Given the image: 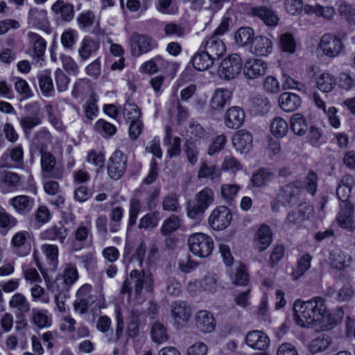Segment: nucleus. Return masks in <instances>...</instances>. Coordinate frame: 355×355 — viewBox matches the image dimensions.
I'll return each mask as SVG.
<instances>
[{
  "instance_id": "f257e3e1",
  "label": "nucleus",
  "mask_w": 355,
  "mask_h": 355,
  "mask_svg": "<svg viewBox=\"0 0 355 355\" xmlns=\"http://www.w3.org/2000/svg\"><path fill=\"white\" fill-rule=\"evenodd\" d=\"M294 319L301 327L321 323L324 320L327 306L324 300L315 297L310 300H297L293 304Z\"/></svg>"
},
{
  "instance_id": "f03ea898",
  "label": "nucleus",
  "mask_w": 355,
  "mask_h": 355,
  "mask_svg": "<svg viewBox=\"0 0 355 355\" xmlns=\"http://www.w3.org/2000/svg\"><path fill=\"white\" fill-rule=\"evenodd\" d=\"M154 289V278L149 270H132L129 278L125 279L122 285L121 292L123 294L128 293L129 300H140L143 291L152 293Z\"/></svg>"
},
{
  "instance_id": "7ed1b4c3",
  "label": "nucleus",
  "mask_w": 355,
  "mask_h": 355,
  "mask_svg": "<svg viewBox=\"0 0 355 355\" xmlns=\"http://www.w3.org/2000/svg\"><path fill=\"white\" fill-rule=\"evenodd\" d=\"M214 193L209 187L198 191L191 202L187 206V215L193 220H200L207 208L214 203Z\"/></svg>"
},
{
  "instance_id": "20e7f679",
  "label": "nucleus",
  "mask_w": 355,
  "mask_h": 355,
  "mask_svg": "<svg viewBox=\"0 0 355 355\" xmlns=\"http://www.w3.org/2000/svg\"><path fill=\"white\" fill-rule=\"evenodd\" d=\"M190 250L200 257H207L214 248V242L211 237L203 233H196L188 239Z\"/></svg>"
},
{
  "instance_id": "39448f33",
  "label": "nucleus",
  "mask_w": 355,
  "mask_h": 355,
  "mask_svg": "<svg viewBox=\"0 0 355 355\" xmlns=\"http://www.w3.org/2000/svg\"><path fill=\"white\" fill-rule=\"evenodd\" d=\"M40 164L41 176L43 180L62 178L63 168L57 164L55 157L51 153L42 152Z\"/></svg>"
},
{
  "instance_id": "423d86ee",
  "label": "nucleus",
  "mask_w": 355,
  "mask_h": 355,
  "mask_svg": "<svg viewBox=\"0 0 355 355\" xmlns=\"http://www.w3.org/2000/svg\"><path fill=\"white\" fill-rule=\"evenodd\" d=\"M302 191V184L300 181H295L283 187L277 196L278 202L285 207H291L297 205Z\"/></svg>"
},
{
  "instance_id": "0eeeda50",
  "label": "nucleus",
  "mask_w": 355,
  "mask_h": 355,
  "mask_svg": "<svg viewBox=\"0 0 355 355\" xmlns=\"http://www.w3.org/2000/svg\"><path fill=\"white\" fill-rule=\"evenodd\" d=\"M25 110L26 114L20 119V125L26 135H28L33 128L42 123V113L37 103L26 105Z\"/></svg>"
},
{
  "instance_id": "6e6552de",
  "label": "nucleus",
  "mask_w": 355,
  "mask_h": 355,
  "mask_svg": "<svg viewBox=\"0 0 355 355\" xmlns=\"http://www.w3.org/2000/svg\"><path fill=\"white\" fill-rule=\"evenodd\" d=\"M242 66L241 57L236 53L232 54L220 62L218 74L223 79H233L240 73Z\"/></svg>"
},
{
  "instance_id": "1a4fd4ad",
  "label": "nucleus",
  "mask_w": 355,
  "mask_h": 355,
  "mask_svg": "<svg viewBox=\"0 0 355 355\" xmlns=\"http://www.w3.org/2000/svg\"><path fill=\"white\" fill-rule=\"evenodd\" d=\"M127 156L121 150H116L110 157L107 164V174L111 179L119 180L127 168Z\"/></svg>"
},
{
  "instance_id": "9d476101",
  "label": "nucleus",
  "mask_w": 355,
  "mask_h": 355,
  "mask_svg": "<svg viewBox=\"0 0 355 355\" xmlns=\"http://www.w3.org/2000/svg\"><path fill=\"white\" fill-rule=\"evenodd\" d=\"M230 210L225 206H219L214 209L209 216L208 223L214 230L221 231L230 225L232 220Z\"/></svg>"
},
{
  "instance_id": "9b49d317",
  "label": "nucleus",
  "mask_w": 355,
  "mask_h": 355,
  "mask_svg": "<svg viewBox=\"0 0 355 355\" xmlns=\"http://www.w3.org/2000/svg\"><path fill=\"white\" fill-rule=\"evenodd\" d=\"M155 44L153 40L146 35L133 33L130 37V51L136 57L150 51Z\"/></svg>"
},
{
  "instance_id": "f8f14e48",
  "label": "nucleus",
  "mask_w": 355,
  "mask_h": 355,
  "mask_svg": "<svg viewBox=\"0 0 355 355\" xmlns=\"http://www.w3.org/2000/svg\"><path fill=\"white\" fill-rule=\"evenodd\" d=\"M319 46L322 53L329 58L338 56L343 48L341 40L330 33L324 34L321 37Z\"/></svg>"
},
{
  "instance_id": "ddd939ff",
  "label": "nucleus",
  "mask_w": 355,
  "mask_h": 355,
  "mask_svg": "<svg viewBox=\"0 0 355 355\" xmlns=\"http://www.w3.org/2000/svg\"><path fill=\"white\" fill-rule=\"evenodd\" d=\"M171 317L175 324L184 326L191 315L190 307L183 301H175L171 306Z\"/></svg>"
},
{
  "instance_id": "4468645a",
  "label": "nucleus",
  "mask_w": 355,
  "mask_h": 355,
  "mask_svg": "<svg viewBox=\"0 0 355 355\" xmlns=\"http://www.w3.org/2000/svg\"><path fill=\"white\" fill-rule=\"evenodd\" d=\"M354 206L350 202L340 203V211L336 220L338 225L348 231L352 232L355 229L353 220Z\"/></svg>"
},
{
  "instance_id": "2eb2a0df",
  "label": "nucleus",
  "mask_w": 355,
  "mask_h": 355,
  "mask_svg": "<svg viewBox=\"0 0 355 355\" xmlns=\"http://www.w3.org/2000/svg\"><path fill=\"white\" fill-rule=\"evenodd\" d=\"M200 49L214 60H218L226 50L223 41L216 35H211L204 41L200 46Z\"/></svg>"
},
{
  "instance_id": "dca6fc26",
  "label": "nucleus",
  "mask_w": 355,
  "mask_h": 355,
  "mask_svg": "<svg viewBox=\"0 0 355 355\" xmlns=\"http://www.w3.org/2000/svg\"><path fill=\"white\" fill-rule=\"evenodd\" d=\"M268 68L267 63L259 59H249L243 66V73L246 78L255 79L263 76Z\"/></svg>"
},
{
  "instance_id": "f3484780",
  "label": "nucleus",
  "mask_w": 355,
  "mask_h": 355,
  "mask_svg": "<svg viewBox=\"0 0 355 355\" xmlns=\"http://www.w3.org/2000/svg\"><path fill=\"white\" fill-rule=\"evenodd\" d=\"M232 144L236 151L247 153L252 147V136L248 131L240 130L234 135Z\"/></svg>"
},
{
  "instance_id": "a211bd4d",
  "label": "nucleus",
  "mask_w": 355,
  "mask_h": 355,
  "mask_svg": "<svg viewBox=\"0 0 355 355\" xmlns=\"http://www.w3.org/2000/svg\"><path fill=\"white\" fill-rule=\"evenodd\" d=\"M9 204L19 215L27 216L34 207L35 200L28 196L21 195L10 198Z\"/></svg>"
},
{
  "instance_id": "6ab92c4d",
  "label": "nucleus",
  "mask_w": 355,
  "mask_h": 355,
  "mask_svg": "<svg viewBox=\"0 0 355 355\" xmlns=\"http://www.w3.org/2000/svg\"><path fill=\"white\" fill-rule=\"evenodd\" d=\"M51 10L62 21L69 22L74 18V6L64 0H57L52 5Z\"/></svg>"
},
{
  "instance_id": "aec40b11",
  "label": "nucleus",
  "mask_w": 355,
  "mask_h": 355,
  "mask_svg": "<svg viewBox=\"0 0 355 355\" xmlns=\"http://www.w3.org/2000/svg\"><path fill=\"white\" fill-rule=\"evenodd\" d=\"M269 343L268 337L261 331H251L245 336V343L254 349L265 350L268 347Z\"/></svg>"
},
{
  "instance_id": "412c9836",
  "label": "nucleus",
  "mask_w": 355,
  "mask_h": 355,
  "mask_svg": "<svg viewBox=\"0 0 355 355\" xmlns=\"http://www.w3.org/2000/svg\"><path fill=\"white\" fill-rule=\"evenodd\" d=\"M232 92L225 88L216 89L210 101V108L214 111H220L230 103Z\"/></svg>"
},
{
  "instance_id": "4be33fe9",
  "label": "nucleus",
  "mask_w": 355,
  "mask_h": 355,
  "mask_svg": "<svg viewBox=\"0 0 355 355\" xmlns=\"http://www.w3.org/2000/svg\"><path fill=\"white\" fill-rule=\"evenodd\" d=\"M30 234L26 231H21L16 233L11 239V245L13 251L19 256H25L31 250L30 245L27 241Z\"/></svg>"
},
{
  "instance_id": "5701e85b",
  "label": "nucleus",
  "mask_w": 355,
  "mask_h": 355,
  "mask_svg": "<svg viewBox=\"0 0 355 355\" xmlns=\"http://www.w3.org/2000/svg\"><path fill=\"white\" fill-rule=\"evenodd\" d=\"M245 120V112L238 106L229 108L225 115V124L230 129L240 128Z\"/></svg>"
},
{
  "instance_id": "b1692460",
  "label": "nucleus",
  "mask_w": 355,
  "mask_h": 355,
  "mask_svg": "<svg viewBox=\"0 0 355 355\" xmlns=\"http://www.w3.org/2000/svg\"><path fill=\"white\" fill-rule=\"evenodd\" d=\"M251 13L254 17L260 19L265 25L269 27L276 26L279 20L277 14L273 10L265 6L252 8Z\"/></svg>"
},
{
  "instance_id": "393cba45",
  "label": "nucleus",
  "mask_w": 355,
  "mask_h": 355,
  "mask_svg": "<svg viewBox=\"0 0 355 355\" xmlns=\"http://www.w3.org/2000/svg\"><path fill=\"white\" fill-rule=\"evenodd\" d=\"M272 50V42L267 37L259 35L253 38L250 51L257 56H266Z\"/></svg>"
},
{
  "instance_id": "a878e982",
  "label": "nucleus",
  "mask_w": 355,
  "mask_h": 355,
  "mask_svg": "<svg viewBox=\"0 0 355 355\" xmlns=\"http://www.w3.org/2000/svg\"><path fill=\"white\" fill-rule=\"evenodd\" d=\"M78 279V273L76 266L71 263L66 266L63 275L58 276L55 283L59 285L62 284L61 290L68 291L69 288Z\"/></svg>"
},
{
  "instance_id": "bb28decb",
  "label": "nucleus",
  "mask_w": 355,
  "mask_h": 355,
  "mask_svg": "<svg viewBox=\"0 0 355 355\" xmlns=\"http://www.w3.org/2000/svg\"><path fill=\"white\" fill-rule=\"evenodd\" d=\"M330 265L332 268L343 270L348 268L352 261V257L340 250H334L330 252Z\"/></svg>"
},
{
  "instance_id": "cd10ccee",
  "label": "nucleus",
  "mask_w": 355,
  "mask_h": 355,
  "mask_svg": "<svg viewBox=\"0 0 355 355\" xmlns=\"http://www.w3.org/2000/svg\"><path fill=\"white\" fill-rule=\"evenodd\" d=\"M278 102L281 109L286 112H294L302 104L300 97L291 92L282 93L279 97Z\"/></svg>"
},
{
  "instance_id": "c85d7f7f",
  "label": "nucleus",
  "mask_w": 355,
  "mask_h": 355,
  "mask_svg": "<svg viewBox=\"0 0 355 355\" xmlns=\"http://www.w3.org/2000/svg\"><path fill=\"white\" fill-rule=\"evenodd\" d=\"M197 328L202 332H211L215 329L214 318L211 313L205 311H199L196 315Z\"/></svg>"
},
{
  "instance_id": "c756f323",
  "label": "nucleus",
  "mask_w": 355,
  "mask_h": 355,
  "mask_svg": "<svg viewBox=\"0 0 355 355\" xmlns=\"http://www.w3.org/2000/svg\"><path fill=\"white\" fill-rule=\"evenodd\" d=\"M354 184L355 180L352 175H345L342 178L336 190L337 197L341 203L349 202L348 199Z\"/></svg>"
},
{
  "instance_id": "7c9ffc66",
  "label": "nucleus",
  "mask_w": 355,
  "mask_h": 355,
  "mask_svg": "<svg viewBox=\"0 0 355 355\" xmlns=\"http://www.w3.org/2000/svg\"><path fill=\"white\" fill-rule=\"evenodd\" d=\"M1 180L4 193L12 191L21 185V177L17 173L10 171H1Z\"/></svg>"
},
{
  "instance_id": "2f4dec72",
  "label": "nucleus",
  "mask_w": 355,
  "mask_h": 355,
  "mask_svg": "<svg viewBox=\"0 0 355 355\" xmlns=\"http://www.w3.org/2000/svg\"><path fill=\"white\" fill-rule=\"evenodd\" d=\"M290 128L295 135L304 136L309 130L307 120L302 114L295 113L290 119Z\"/></svg>"
},
{
  "instance_id": "473e14b6",
  "label": "nucleus",
  "mask_w": 355,
  "mask_h": 355,
  "mask_svg": "<svg viewBox=\"0 0 355 355\" xmlns=\"http://www.w3.org/2000/svg\"><path fill=\"white\" fill-rule=\"evenodd\" d=\"M99 49V43L89 37H85L80 43L78 54L82 60H87Z\"/></svg>"
},
{
  "instance_id": "72a5a7b5",
  "label": "nucleus",
  "mask_w": 355,
  "mask_h": 355,
  "mask_svg": "<svg viewBox=\"0 0 355 355\" xmlns=\"http://www.w3.org/2000/svg\"><path fill=\"white\" fill-rule=\"evenodd\" d=\"M272 241V231L269 226L261 225L256 236V245L259 251L268 248Z\"/></svg>"
},
{
  "instance_id": "f704fd0d",
  "label": "nucleus",
  "mask_w": 355,
  "mask_h": 355,
  "mask_svg": "<svg viewBox=\"0 0 355 355\" xmlns=\"http://www.w3.org/2000/svg\"><path fill=\"white\" fill-rule=\"evenodd\" d=\"M214 60L209 55L200 49V51L193 55L192 64L196 69L205 71L213 65Z\"/></svg>"
},
{
  "instance_id": "c9c22d12",
  "label": "nucleus",
  "mask_w": 355,
  "mask_h": 355,
  "mask_svg": "<svg viewBox=\"0 0 355 355\" xmlns=\"http://www.w3.org/2000/svg\"><path fill=\"white\" fill-rule=\"evenodd\" d=\"M28 21L30 24L36 27L46 26L48 24L46 11L37 8H31L28 12Z\"/></svg>"
},
{
  "instance_id": "e433bc0d",
  "label": "nucleus",
  "mask_w": 355,
  "mask_h": 355,
  "mask_svg": "<svg viewBox=\"0 0 355 355\" xmlns=\"http://www.w3.org/2000/svg\"><path fill=\"white\" fill-rule=\"evenodd\" d=\"M316 85L319 90L327 93L334 89L336 85V80L333 75L324 71L317 77Z\"/></svg>"
},
{
  "instance_id": "4c0bfd02",
  "label": "nucleus",
  "mask_w": 355,
  "mask_h": 355,
  "mask_svg": "<svg viewBox=\"0 0 355 355\" xmlns=\"http://www.w3.org/2000/svg\"><path fill=\"white\" fill-rule=\"evenodd\" d=\"M17 223L15 216L3 207H0V229L3 234H6L10 230L15 227Z\"/></svg>"
},
{
  "instance_id": "58836bf2",
  "label": "nucleus",
  "mask_w": 355,
  "mask_h": 355,
  "mask_svg": "<svg viewBox=\"0 0 355 355\" xmlns=\"http://www.w3.org/2000/svg\"><path fill=\"white\" fill-rule=\"evenodd\" d=\"M39 85L42 92L46 96H51L54 91L53 80L49 71H42L38 75Z\"/></svg>"
},
{
  "instance_id": "ea45409f",
  "label": "nucleus",
  "mask_w": 355,
  "mask_h": 355,
  "mask_svg": "<svg viewBox=\"0 0 355 355\" xmlns=\"http://www.w3.org/2000/svg\"><path fill=\"white\" fill-rule=\"evenodd\" d=\"M180 226L181 220L179 216L175 214H171L164 221L160 231L164 236H168L178 230Z\"/></svg>"
},
{
  "instance_id": "a19ab883",
  "label": "nucleus",
  "mask_w": 355,
  "mask_h": 355,
  "mask_svg": "<svg viewBox=\"0 0 355 355\" xmlns=\"http://www.w3.org/2000/svg\"><path fill=\"white\" fill-rule=\"evenodd\" d=\"M252 107L256 114L263 115L270 109V103L263 96H256L252 99Z\"/></svg>"
},
{
  "instance_id": "79ce46f5",
  "label": "nucleus",
  "mask_w": 355,
  "mask_h": 355,
  "mask_svg": "<svg viewBox=\"0 0 355 355\" xmlns=\"http://www.w3.org/2000/svg\"><path fill=\"white\" fill-rule=\"evenodd\" d=\"M288 125L286 120L282 117H275L270 123L271 133L275 137L282 138L288 132Z\"/></svg>"
},
{
  "instance_id": "37998d69",
  "label": "nucleus",
  "mask_w": 355,
  "mask_h": 355,
  "mask_svg": "<svg viewBox=\"0 0 355 355\" xmlns=\"http://www.w3.org/2000/svg\"><path fill=\"white\" fill-rule=\"evenodd\" d=\"M254 31L250 27L240 28L235 33L234 39L237 45L243 46L249 43H252L253 40Z\"/></svg>"
},
{
  "instance_id": "c03bdc74",
  "label": "nucleus",
  "mask_w": 355,
  "mask_h": 355,
  "mask_svg": "<svg viewBox=\"0 0 355 355\" xmlns=\"http://www.w3.org/2000/svg\"><path fill=\"white\" fill-rule=\"evenodd\" d=\"M150 334L153 340L157 343H162L168 339L166 328L159 322L152 324Z\"/></svg>"
},
{
  "instance_id": "a18cd8bd",
  "label": "nucleus",
  "mask_w": 355,
  "mask_h": 355,
  "mask_svg": "<svg viewBox=\"0 0 355 355\" xmlns=\"http://www.w3.org/2000/svg\"><path fill=\"white\" fill-rule=\"evenodd\" d=\"M279 45L284 52L292 54L295 51L296 42L291 33H284L281 34L279 36Z\"/></svg>"
},
{
  "instance_id": "49530a36",
  "label": "nucleus",
  "mask_w": 355,
  "mask_h": 355,
  "mask_svg": "<svg viewBox=\"0 0 355 355\" xmlns=\"http://www.w3.org/2000/svg\"><path fill=\"white\" fill-rule=\"evenodd\" d=\"M68 234V230L64 227H53L44 232V238L49 240L58 241L63 243Z\"/></svg>"
},
{
  "instance_id": "de8ad7c7",
  "label": "nucleus",
  "mask_w": 355,
  "mask_h": 355,
  "mask_svg": "<svg viewBox=\"0 0 355 355\" xmlns=\"http://www.w3.org/2000/svg\"><path fill=\"white\" fill-rule=\"evenodd\" d=\"M92 91V86L87 79H79L73 85L71 96L74 98L83 97Z\"/></svg>"
},
{
  "instance_id": "09e8293b",
  "label": "nucleus",
  "mask_w": 355,
  "mask_h": 355,
  "mask_svg": "<svg viewBox=\"0 0 355 355\" xmlns=\"http://www.w3.org/2000/svg\"><path fill=\"white\" fill-rule=\"evenodd\" d=\"M312 257L306 254L302 255L298 261L297 267L292 272L293 279H297L310 268Z\"/></svg>"
},
{
  "instance_id": "8fccbe9b",
  "label": "nucleus",
  "mask_w": 355,
  "mask_h": 355,
  "mask_svg": "<svg viewBox=\"0 0 355 355\" xmlns=\"http://www.w3.org/2000/svg\"><path fill=\"white\" fill-rule=\"evenodd\" d=\"M184 151L188 162L192 165H195L198 162L199 150L196 143L193 140L187 139L184 145Z\"/></svg>"
},
{
  "instance_id": "3c124183",
  "label": "nucleus",
  "mask_w": 355,
  "mask_h": 355,
  "mask_svg": "<svg viewBox=\"0 0 355 355\" xmlns=\"http://www.w3.org/2000/svg\"><path fill=\"white\" fill-rule=\"evenodd\" d=\"M355 290L354 288L353 278L347 277L346 282L338 293V300L340 302H347L350 300L354 295Z\"/></svg>"
},
{
  "instance_id": "603ef678",
  "label": "nucleus",
  "mask_w": 355,
  "mask_h": 355,
  "mask_svg": "<svg viewBox=\"0 0 355 355\" xmlns=\"http://www.w3.org/2000/svg\"><path fill=\"white\" fill-rule=\"evenodd\" d=\"M272 178V173L266 169H259L252 175L251 183L252 185L255 187H263L270 182Z\"/></svg>"
},
{
  "instance_id": "864d4df0",
  "label": "nucleus",
  "mask_w": 355,
  "mask_h": 355,
  "mask_svg": "<svg viewBox=\"0 0 355 355\" xmlns=\"http://www.w3.org/2000/svg\"><path fill=\"white\" fill-rule=\"evenodd\" d=\"M155 58L159 71L171 76L175 75L179 67L178 63L168 62L159 55L156 56Z\"/></svg>"
},
{
  "instance_id": "5fc2aeb1",
  "label": "nucleus",
  "mask_w": 355,
  "mask_h": 355,
  "mask_svg": "<svg viewBox=\"0 0 355 355\" xmlns=\"http://www.w3.org/2000/svg\"><path fill=\"white\" fill-rule=\"evenodd\" d=\"M28 35L31 42L33 44L35 55L37 57L42 56L46 46L45 40L35 33H28Z\"/></svg>"
},
{
  "instance_id": "6e6d98bb",
  "label": "nucleus",
  "mask_w": 355,
  "mask_h": 355,
  "mask_svg": "<svg viewBox=\"0 0 355 355\" xmlns=\"http://www.w3.org/2000/svg\"><path fill=\"white\" fill-rule=\"evenodd\" d=\"M187 132L191 135L189 139L191 140H200L209 137V132L197 122H191L189 123Z\"/></svg>"
},
{
  "instance_id": "4d7b16f0",
  "label": "nucleus",
  "mask_w": 355,
  "mask_h": 355,
  "mask_svg": "<svg viewBox=\"0 0 355 355\" xmlns=\"http://www.w3.org/2000/svg\"><path fill=\"white\" fill-rule=\"evenodd\" d=\"M123 116L128 121L139 120L141 110L137 105L128 101L123 107Z\"/></svg>"
},
{
  "instance_id": "13d9d810",
  "label": "nucleus",
  "mask_w": 355,
  "mask_h": 355,
  "mask_svg": "<svg viewBox=\"0 0 355 355\" xmlns=\"http://www.w3.org/2000/svg\"><path fill=\"white\" fill-rule=\"evenodd\" d=\"M218 286V277L216 274L209 273L200 282V287L205 291L214 293Z\"/></svg>"
},
{
  "instance_id": "bf43d9fd",
  "label": "nucleus",
  "mask_w": 355,
  "mask_h": 355,
  "mask_svg": "<svg viewBox=\"0 0 355 355\" xmlns=\"http://www.w3.org/2000/svg\"><path fill=\"white\" fill-rule=\"evenodd\" d=\"M9 304L12 308H17L23 313L30 310V304L26 297L21 293L14 295L10 300Z\"/></svg>"
},
{
  "instance_id": "052dcab7",
  "label": "nucleus",
  "mask_w": 355,
  "mask_h": 355,
  "mask_svg": "<svg viewBox=\"0 0 355 355\" xmlns=\"http://www.w3.org/2000/svg\"><path fill=\"white\" fill-rule=\"evenodd\" d=\"M343 316L344 311L342 308H338L331 313H329L327 310L324 313V320H322L321 323L322 322L327 325L334 326L340 322Z\"/></svg>"
},
{
  "instance_id": "680f3d73",
  "label": "nucleus",
  "mask_w": 355,
  "mask_h": 355,
  "mask_svg": "<svg viewBox=\"0 0 355 355\" xmlns=\"http://www.w3.org/2000/svg\"><path fill=\"white\" fill-rule=\"evenodd\" d=\"M162 205L165 211L177 212L180 209L178 196L175 193H171L164 196Z\"/></svg>"
},
{
  "instance_id": "e2e57ef3",
  "label": "nucleus",
  "mask_w": 355,
  "mask_h": 355,
  "mask_svg": "<svg viewBox=\"0 0 355 355\" xmlns=\"http://www.w3.org/2000/svg\"><path fill=\"white\" fill-rule=\"evenodd\" d=\"M302 184V189H305L306 191L313 196L315 193L318 187V175L313 171H310L306 175Z\"/></svg>"
},
{
  "instance_id": "0e129e2a",
  "label": "nucleus",
  "mask_w": 355,
  "mask_h": 355,
  "mask_svg": "<svg viewBox=\"0 0 355 355\" xmlns=\"http://www.w3.org/2000/svg\"><path fill=\"white\" fill-rule=\"evenodd\" d=\"M142 312L138 309L133 310L132 312V320L129 322L127 329V334L129 337H135L139 334V317Z\"/></svg>"
},
{
  "instance_id": "69168bd1",
  "label": "nucleus",
  "mask_w": 355,
  "mask_h": 355,
  "mask_svg": "<svg viewBox=\"0 0 355 355\" xmlns=\"http://www.w3.org/2000/svg\"><path fill=\"white\" fill-rule=\"evenodd\" d=\"M336 83L340 88L349 91L355 86V79L349 73L342 72L338 74Z\"/></svg>"
},
{
  "instance_id": "338daca9",
  "label": "nucleus",
  "mask_w": 355,
  "mask_h": 355,
  "mask_svg": "<svg viewBox=\"0 0 355 355\" xmlns=\"http://www.w3.org/2000/svg\"><path fill=\"white\" fill-rule=\"evenodd\" d=\"M123 215V210L121 207H116L112 209L110 214L111 222L110 230L112 232H116L120 225V222Z\"/></svg>"
},
{
  "instance_id": "774afa93",
  "label": "nucleus",
  "mask_w": 355,
  "mask_h": 355,
  "mask_svg": "<svg viewBox=\"0 0 355 355\" xmlns=\"http://www.w3.org/2000/svg\"><path fill=\"white\" fill-rule=\"evenodd\" d=\"M159 220V214L157 211L147 214L143 216L139 223L140 229H147L150 227L157 226Z\"/></svg>"
}]
</instances>
